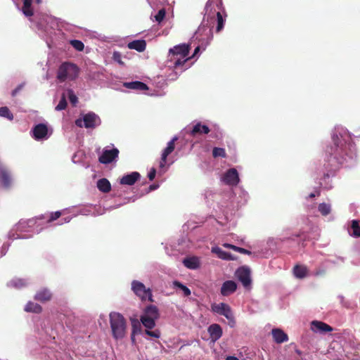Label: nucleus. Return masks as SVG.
<instances>
[{
	"label": "nucleus",
	"mask_w": 360,
	"mask_h": 360,
	"mask_svg": "<svg viewBox=\"0 0 360 360\" xmlns=\"http://www.w3.org/2000/svg\"><path fill=\"white\" fill-rule=\"evenodd\" d=\"M333 141L334 146H331L328 151L330 158L328 160V165L326 166L329 171L335 170L348 158H352V145L350 143H347L342 137H339L338 135L333 136Z\"/></svg>",
	"instance_id": "f257e3e1"
},
{
	"label": "nucleus",
	"mask_w": 360,
	"mask_h": 360,
	"mask_svg": "<svg viewBox=\"0 0 360 360\" xmlns=\"http://www.w3.org/2000/svg\"><path fill=\"white\" fill-rule=\"evenodd\" d=\"M109 319L113 338L115 340L123 339L127 330L126 319L120 313L112 311L109 314Z\"/></svg>",
	"instance_id": "f03ea898"
},
{
	"label": "nucleus",
	"mask_w": 360,
	"mask_h": 360,
	"mask_svg": "<svg viewBox=\"0 0 360 360\" xmlns=\"http://www.w3.org/2000/svg\"><path fill=\"white\" fill-rule=\"evenodd\" d=\"M79 75L78 67L72 63L65 62L63 63L58 70L57 79L63 82L67 79L74 80Z\"/></svg>",
	"instance_id": "7ed1b4c3"
},
{
	"label": "nucleus",
	"mask_w": 360,
	"mask_h": 360,
	"mask_svg": "<svg viewBox=\"0 0 360 360\" xmlns=\"http://www.w3.org/2000/svg\"><path fill=\"white\" fill-rule=\"evenodd\" d=\"M190 51V45L187 44H182L174 46L170 49L169 53L172 55L174 58V64L175 67L184 65L189 58H186L188 56Z\"/></svg>",
	"instance_id": "20e7f679"
},
{
	"label": "nucleus",
	"mask_w": 360,
	"mask_h": 360,
	"mask_svg": "<svg viewBox=\"0 0 360 360\" xmlns=\"http://www.w3.org/2000/svg\"><path fill=\"white\" fill-rule=\"evenodd\" d=\"M101 123V120L98 115L93 112H89L83 116V119H77L75 121V124L79 127L83 126L86 128L94 129L97 126H99Z\"/></svg>",
	"instance_id": "39448f33"
},
{
	"label": "nucleus",
	"mask_w": 360,
	"mask_h": 360,
	"mask_svg": "<svg viewBox=\"0 0 360 360\" xmlns=\"http://www.w3.org/2000/svg\"><path fill=\"white\" fill-rule=\"evenodd\" d=\"M131 288L134 292L142 300L153 301L150 290L149 288L146 289L141 282L134 281L131 283Z\"/></svg>",
	"instance_id": "423d86ee"
},
{
	"label": "nucleus",
	"mask_w": 360,
	"mask_h": 360,
	"mask_svg": "<svg viewBox=\"0 0 360 360\" xmlns=\"http://www.w3.org/2000/svg\"><path fill=\"white\" fill-rule=\"evenodd\" d=\"M221 6V0H208L205 6L204 19L214 18L217 15V11H220Z\"/></svg>",
	"instance_id": "0eeeda50"
},
{
	"label": "nucleus",
	"mask_w": 360,
	"mask_h": 360,
	"mask_svg": "<svg viewBox=\"0 0 360 360\" xmlns=\"http://www.w3.org/2000/svg\"><path fill=\"white\" fill-rule=\"evenodd\" d=\"M211 309L213 312L225 316L227 319L231 320L233 319V314L230 306L226 303L221 302L219 304L214 303L211 305Z\"/></svg>",
	"instance_id": "6e6552de"
},
{
	"label": "nucleus",
	"mask_w": 360,
	"mask_h": 360,
	"mask_svg": "<svg viewBox=\"0 0 360 360\" xmlns=\"http://www.w3.org/2000/svg\"><path fill=\"white\" fill-rule=\"evenodd\" d=\"M236 276L245 288L250 286L252 280L250 278V270L248 267H239L236 272Z\"/></svg>",
	"instance_id": "1a4fd4ad"
},
{
	"label": "nucleus",
	"mask_w": 360,
	"mask_h": 360,
	"mask_svg": "<svg viewBox=\"0 0 360 360\" xmlns=\"http://www.w3.org/2000/svg\"><path fill=\"white\" fill-rule=\"evenodd\" d=\"M222 181L228 185L236 186L239 182V177L237 170L231 168L227 170L222 177Z\"/></svg>",
	"instance_id": "9d476101"
},
{
	"label": "nucleus",
	"mask_w": 360,
	"mask_h": 360,
	"mask_svg": "<svg viewBox=\"0 0 360 360\" xmlns=\"http://www.w3.org/2000/svg\"><path fill=\"white\" fill-rule=\"evenodd\" d=\"M119 150L112 148L111 150H104L98 160L102 164H109L118 157Z\"/></svg>",
	"instance_id": "9b49d317"
},
{
	"label": "nucleus",
	"mask_w": 360,
	"mask_h": 360,
	"mask_svg": "<svg viewBox=\"0 0 360 360\" xmlns=\"http://www.w3.org/2000/svg\"><path fill=\"white\" fill-rule=\"evenodd\" d=\"M178 140L177 136H174L170 141L168 142L167 147L164 149L161 160L160 162V167H164L167 163V159L169 155H170L175 149V142Z\"/></svg>",
	"instance_id": "f8f14e48"
},
{
	"label": "nucleus",
	"mask_w": 360,
	"mask_h": 360,
	"mask_svg": "<svg viewBox=\"0 0 360 360\" xmlns=\"http://www.w3.org/2000/svg\"><path fill=\"white\" fill-rule=\"evenodd\" d=\"M311 330L314 333H326L332 332L333 328L323 321L314 320L311 322Z\"/></svg>",
	"instance_id": "ddd939ff"
},
{
	"label": "nucleus",
	"mask_w": 360,
	"mask_h": 360,
	"mask_svg": "<svg viewBox=\"0 0 360 360\" xmlns=\"http://www.w3.org/2000/svg\"><path fill=\"white\" fill-rule=\"evenodd\" d=\"M33 137L36 140L45 139L48 134V127L44 124H37L32 130Z\"/></svg>",
	"instance_id": "4468645a"
},
{
	"label": "nucleus",
	"mask_w": 360,
	"mask_h": 360,
	"mask_svg": "<svg viewBox=\"0 0 360 360\" xmlns=\"http://www.w3.org/2000/svg\"><path fill=\"white\" fill-rule=\"evenodd\" d=\"M236 283L233 281L229 280L223 283L220 292L223 296H229L236 292Z\"/></svg>",
	"instance_id": "2eb2a0df"
},
{
	"label": "nucleus",
	"mask_w": 360,
	"mask_h": 360,
	"mask_svg": "<svg viewBox=\"0 0 360 360\" xmlns=\"http://www.w3.org/2000/svg\"><path fill=\"white\" fill-rule=\"evenodd\" d=\"M140 176L141 175L139 172H133L131 174L123 176L120 181V183L122 185L132 186L139 180Z\"/></svg>",
	"instance_id": "dca6fc26"
},
{
	"label": "nucleus",
	"mask_w": 360,
	"mask_h": 360,
	"mask_svg": "<svg viewBox=\"0 0 360 360\" xmlns=\"http://www.w3.org/2000/svg\"><path fill=\"white\" fill-rule=\"evenodd\" d=\"M208 333L212 341L218 340L222 336V328L217 323H213L208 327Z\"/></svg>",
	"instance_id": "f3484780"
},
{
	"label": "nucleus",
	"mask_w": 360,
	"mask_h": 360,
	"mask_svg": "<svg viewBox=\"0 0 360 360\" xmlns=\"http://www.w3.org/2000/svg\"><path fill=\"white\" fill-rule=\"evenodd\" d=\"M52 298V293L48 288H42L38 290L35 295L34 300L41 302H46L50 301Z\"/></svg>",
	"instance_id": "a211bd4d"
},
{
	"label": "nucleus",
	"mask_w": 360,
	"mask_h": 360,
	"mask_svg": "<svg viewBox=\"0 0 360 360\" xmlns=\"http://www.w3.org/2000/svg\"><path fill=\"white\" fill-rule=\"evenodd\" d=\"M210 131L208 126L205 124H202L201 122H198L193 127L192 130L190 132V134L192 136H195L196 135H202V134H207Z\"/></svg>",
	"instance_id": "6ab92c4d"
},
{
	"label": "nucleus",
	"mask_w": 360,
	"mask_h": 360,
	"mask_svg": "<svg viewBox=\"0 0 360 360\" xmlns=\"http://www.w3.org/2000/svg\"><path fill=\"white\" fill-rule=\"evenodd\" d=\"M271 333L274 341L278 344H281L288 340V335L281 329L274 328Z\"/></svg>",
	"instance_id": "aec40b11"
},
{
	"label": "nucleus",
	"mask_w": 360,
	"mask_h": 360,
	"mask_svg": "<svg viewBox=\"0 0 360 360\" xmlns=\"http://www.w3.org/2000/svg\"><path fill=\"white\" fill-rule=\"evenodd\" d=\"M129 49H134L139 52H143L146 50V42L143 39L134 40L127 44Z\"/></svg>",
	"instance_id": "412c9836"
},
{
	"label": "nucleus",
	"mask_w": 360,
	"mask_h": 360,
	"mask_svg": "<svg viewBox=\"0 0 360 360\" xmlns=\"http://www.w3.org/2000/svg\"><path fill=\"white\" fill-rule=\"evenodd\" d=\"M124 86L127 89L139 91H146L148 89V86L145 83L139 81L125 82L124 83Z\"/></svg>",
	"instance_id": "4be33fe9"
},
{
	"label": "nucleus",
	"mask_w": 360,
	"mask_h": 360,
	"mask_svg": "<svg viewBox=\"0 0 360 360\" xmlns=\"http://www.w3.org/2000/svg\"><path fill=\"white\" fill-rule=\"evenodd\" d=\"M212 253H214L217 257L224 260H233L235 258L231 255V253L227 252L221 250L219 247H212L211 250Z\"/></svg>",
	"instance_id": "5701e85b"
},
{
	"label": "nucleus",
	"mask_w": 360,
	"mask_h": 360,
	"mask_svg": "<svg viewBox=\"0 0 360 360\" xmlns=\"http://www.w3.org/2000/svg\"><path fill=\"white\" fill-rule=\"evenodd\" d=\"M184 265L190 269H196L200 267L199 259L196 257H187L183 260Z\"/></svg>",
	"instance_id": "b1692460"
},
{
	"label": "nucleus",
	"mask_w": 360,
	"mask_h": 360,
	"mask_svg": "<svg viewBox=\"0 0 360 360\" xmlns=\"http://www.w3.org/2000/svg\"><path fill=\"white\" fill-rule=\"evenodd\" d=\"M97 188L100 191L106 193L110 191L111 184L107 179L103 178L97 181Z\"/></svg>",
	"instance_id": "393cba45"
},
{
	"label": "nucleus",
	"mask_w": 360,
	"mask_h": 360,
	"mask_svg": "<svg viewBox=\"0 0 360 360\" xmlns=\"http://www.w3.org/2000/svg\"><path fill=\"white\" fill-rule=\"evenodd\" d=\"M294 275L298 278H304L307 275V268L302 265H295L293 269Z\"/></svg>",
	"instance_id": "a878e982"
},
{
	"label": "nucleus",
	"mask_w": 360,
	"mask_h": 360,
	"mask_svg": "<svg viewBox=\"0 0 360 360\" xmlns=\"http://www.w3.org/2000/svg\"><path fill=\"white\" fill-rule=\"evenodd\" d=\"M0 181L3 186L6 188H8L11 186V178L10 174L6 170H0Z\"/></svg>",
	"instance_id": "bb28decb"
},
{
	"label": "nucleus",
	"mask_w": 360,
	"mask_h": 360,
	"mask_svg": "<svg viewBox=\"0 0 360 360\" xmlns=\"http://www.w3.org/2000/svg\"><path fill=\"white\" fill-rule=\"evenodd\" d=\"M143 316L158 319L159 318V311L158 307L155 305L148 306L145 309V314Z\"/></svg>",
	"instance_id": "cd10ccee"
},
{
	"label": "nucleus",
	"mask_w": 360,
	"mask_h": 360,
	"mask_svg": "<svg viewBox=\"0 0 360 360\" xmlns=\"http://www.w3.org/2000/svg\"><path fill=\"white\" fill-rule=\"evenodd\" d=\"M25 310L27 312L39 314L42 311V307L37 303L28 302L25 305Z\"/></svg>",
	"instance_id": "c85d7f7f"
},
{
	"label": "nucleus",
	"mask_w": 360,
	"mask_h": 360,
	"mask_svg": "<svg viewBox=\"0 0 360 360\" xmlns=\"http://www.w3.org/2000/svg\"><path fill=\"white\" fill-rule=\"evenodd\" d=\"M32 3V0H23L22 11L25 16L30 17L34 14Z\"/></svg>",
	"instance_id": "c756f323"
},
{
	"label": "nucleus",
	"mask_w": 360,
	"mask_h": 360,
	"mask_svg": "<svg viewBox=\"0 0 360 360\" xmlns=\"http://www.w3.org/2000/svg\"><path fill=\"white\" fill-rule=\"evenodd\" d=\"M155 319L152 318V317H148V316H142L141 317V321L142 323V324L146 328H148L147 330L148 329H152L155 327Z\"/></svg>",
	"instance_id": "7c9ffc66"
},
{
	"label": "nucleus",
	"mask_w": 360,
	"mask_h": 360,
	"mask_svg": "<svg viewBox=\"0 0 360 360\" xmlns=\"http://www.w3.org/2000/svg\"><path fill=\"white\" fill-rule=\"evenodd\" d=\"M351 228L352 229V236L358 238L360 237V226L357 220H352Z\"/></svg>",
	"instance_id": "2f4dec72"
},
{
	"label": "nucleus",
	"mask_w": 360,
	"mask_h": 360,
	"mask_svg": "<svg viewBox=\"0 0 360 360\" xmlns=\"http://www.w3.org/2000/svg\"><path fill=\"white\" fill-rule=\"evenodd\" d=\"M318 210L323 216H327L331 211L330 205L324 202L319 204Z\"/></svg>",
	"instance_id": "473e14b6"
},
{
	"label": "nucleus",
	"mask_w": 360,
	"mask_h": 360,
	"mask_svg": "<svg viewBox=\"0 0 360 360\" xmlns=\"http://www.w3.org/2000/svg\"><path fill=\"white\" fill-rule=\"evenodd\" d=\"M0 116L6 117L11 121L13 120V115L7 107L0 108Z\"/></svg>",
	"instance_id": "72a5a7b5"
},
{
	"label": "nucleus",
	"mask_w": 360,
	"mask_h": 360,
	"mask_svg": "<svg viewBox=\"0 0 360 360\" xmlns=\"http://www.w3.org/2000/svg\"><path fill=\"white\" fill-rule=\"evenodd\" d=\"M212 156L214 158H219V157L224 158L226 157V153L224 148L214 147L212 150Z\"/></svg>",
	"instance_id": "f704fd0d"
},
{
	"label": "nucleus",
	"mask_w": 360,
	"mask_h": 360,
	"mask_svg": "<svg viewBox=\"0 0 360 360\" xmlns=\"http://www.w3.org/2000/svg\"><path fill=\"white\" fill-rule=\"evenodd\" d=\"M173 284L174 286L180 288L184 292L185 296L188 297L191 295V292L190 289L184 284H182L181 283H180L179 281H174Z\"/></svg>",
	"instance_id": "c9c22d12"
},
{
	"label": "nucleus",
	"mask_w": 360,
	"mask_h": 360,
	"mask_svg": "<svg viewBox=\"0 0 360 360\" xmlns=\"http://www.w3.org/2000/svg\"><path fill=\"white\" fill-rule=\"evenodd\" d=\"M217 32H220L224 28V20L222 17V15L221 14L220 11H217Z\"/></svg>",
	"instance_id": "e433bc0d"
},
{
	"label": "nucleus",
	"mask_w": 360,
	"mask_h": 360,
	"mask_svg": "<svg viewBox=\"0 0 360 360\" xmlns=\"http://www.w3.org/2000/svg\"><path fill=\"white\" fill-rule=\"evenodd\" d=\"M67 105H68V103L66 101V98H65V95L63 94L55 109L57 111L65 110L66 108Z\"/></svg>",
	"instance_id": "4c0bfd02"
},
{
	"label": "nucleus",
	"mask_w": 360,
	"mask_h": 360,
	"mask_svg": "<svg viewBox=\"0 0 360 360\" xmlns=\"http://www.w3.org/2000/svg\"><path fill=\"white\" fill-rule=\"evenodd\" d=\"M70 44L77 51H82L84 50V45L83 42L79 40H77V39L72 40L70 41Z\"/></svg>",
	"instance_id": "58836bf2"
},
{
	"label": "nucleus",
	"mask_w": 360,
	"mask_h": 360,
	"mask_svg": "<svg viewBox=\"0 0 360 360\" xmlns=\"http://www.w3.org/2000/svg\"><path fill=\"white\" fill-rule=\"evenodd\" d=\"M165 15L166 11L165 8L159 10L158 13L155 15V21H157L158 23H160L164 20Z\"/></svg>",
	"instance_id": "ea45409f"
},
{
	"label": "nucleus",
	"mask_w": 360,
	"mask_h": 360,
	"mask_svg": "<svg viewBox=\"0 0 360 360\" xmlns=\"http://www.w3.org/2000/svg\"><path fill=\"white\" fill-rule=\"evenodd\" d=\"M150 329L146 330L145 333L150 337L159 338L160 337V332L159 330H150Z\"/></svg>",
	"instance_id": "a19ab883"
},
{
	"label": "nucleus",
	"mask_w": 360,
	"mask_h": 360,
	"mask_svg": "<svg viewBox=\"0 0 360 360\" xmlns=\"http://www.w3.org/2000/svg\"><path fill=\"white\" fill-rule=\"evenodd\" d=\"M112 59L120 65H124V62L122 60V55L120 52L115 51L112 54Z\"/></svg>",
	"instance_id": "79ce46f5"
},
{
	"label": "nucleus",
	"mask_w": 360,
	"mask_h": 360,
	"mask_svg": "<svg viewBox=\"0 0 360 360\" xmlns=\"http://www.w3.org/2000/svg\"><path fill=\"white\" fill-rule=\"evenodd\" d=\"M68 97H69L70 101L73 105H75L77 103V101H78L77 97L72 90L68 91Z\"/></svg>",
	"instance_id": "37998d69"
},
{
	"label": "nucleus",
	"mask_w": 360,
	"mask_h": 360,
	"mask_svg": "<svg viewBox=\"0 0 360 360\" xmlns=\"http://www.w3.org/2000/svg\"><path fill=\"white\" fill-rule=\"evenodd\" d=\"M61 216V212L60 211H56L55 212H52L50 215V218L48 219V222L51 223L56 219H58Z\"/></svg>",
	"instance_id": "c03bdc74"
},
{
	"label": "nucleus",
	"mask_w": 360,
	"mask_h": 360,
	"mask_svg": "<svg viewBox=\"0 0 360 360\" xmlns=\"http://www.w3.org/2000/svg\"><path fill=\"white\" fill-rule=\"evenodd\" d=\"M233 250L240 252L241 254H245V255H250L252 254V252L250 250H246L243 248L236 246V245L234 248H233Z\"/></svg>",
	"instance_id": "a18cd8bd"
},
{
	"label": "nucleus",
	"mask_w": 360,
	"mask_h": 360,
	"mask_svg": "<svg viewBox=\"0 0 360 360\" xmlns=\"http://www.w3.org/2000/svg\"><path fill=\"white\" fill-rule=\"evenodd\" d=\"M13 285L16 288H22L26 285L25 282L22 279H17L12 281Z\"/></svg>",
	"instance_id": "49530a36"
},
{
	"label": "nucleus",
	"mask_w": 360,
	"mask_h": 360,
	"mask_svg": "<svg viewBox=\"0 0 360 360\" xmlns=\"http://www.w3.org/2000/svg\"><path fill=\"white\" fill-rule=\"evenodd\" d=\"M155 175H156V169L154 167H153L150 169V170L148 174V177L149 180L153 181L155 179Z\"/></svg>",
	"instance_id": "de8ad7c7"
},
{
	"label": "nucleus",
	"mask_w": 360,
	"mask_h": 360,
	"mask_svg": "<svg viewBox=\"0 0 360 360\" xmlns=\"http://www.w3.org/2000/svg\"><path fill=\"white\" fill-rule=\"evenodd\" d=\"M23 84H19L14 90L12 91V96H15L22 89Z\"/></svg>",
	"instance_id": "09e8293b"
},
{
	"label": "nucleus",
	"mask_w": 360,
	"mask_h": 360,
	"mask_svg": "<svg viewBox=\"0 0 360 360\" xmlns=\"http://www.w3.org/2000/svg\"><path fill=\"white\" fill-rule=\"evenodd\" d=\"M135 333H136V326L134 324L133 325V330H132V333L131 335V340L132 342H135Z\"/></svg>",
	"instance_id": "8fccbe9b"
},
{
	"label": "nucleus",
	"mask_w": 360,
	"mask_h": 360,
	"mask_svg": "<svg viewBox=\"0 0 360 360\" xmlns=\"http://www.w3.org/2000/svg\"><path fill=\"white\" fill-rule=\"evenodd\" d=\"M223 246H224V247H225V248H227L232 249V250H233V248H234V247H235V245H231V244H229V243H224V244L223 245Z\"/></svg>",
	"instance_id": "3c124183"
},
{
	"label": "nucleus",
	"mask_w": 360,
	"mask_h": 360,
	"mask_svg": "<svg viewBox=\"0 0 360 360\" xmlns=\"http://www.w3.org/2000/svg\"><path fill=\"white\" fill-rule=\"evenodd\" d=\"M199 51H200V47H199V46H197V47L195 48V51H194V53H193V56H192V57H191V58H194V57L195 56V55L199 52Z\"/></svg>",
	"instance_id": "603ef678"
},
{
	"label": "nucleus",
	"mask_w": 360,
	"mask_h": 360,
	"mask_svg": "<svg viewBox=\"0 0 360 360\" xmlns=\"http://www.w3.org/2000/svg\"><path fill=\"white\" fill-rule=\"evenodd\" d=\"M158 185H155V184L150 185L149 186V190L153 191V190L156 189L158 188Z\"/></svg>",
	"instance_id": "864d4df0"
},
{
	"label": "nucleus",
	"mask_w": 360,
	"mask_h": 360,
	"mask_svg": "<svg viewBox=\"0 0 360 360\" xmlns=\"http://www.w3.org/2000/svg\"><path fill=\"white\" fill-rule=\"evenodd\" d=\"M226 360H239L237 357L235 356H228Z\"/></svg>",
	"instance_id": "5fc2aeb1"
},
{
	"label": "nucleus",
	"mask_w": 360,
	"mask_h": 360,
	"mask_svg": "<svg viewBox=\"0 0 360 360\" xmlns=\"http://www.w3.org/2000/svg\"><path fill=\"white\" fill-rule=\"evenodd\" d=\"M295 352H296L299 356H300V355L302 354V351H300V349H295Z\"/></svg>",
	"instance_id": "6e6d98bb"
},
{
	"label": "nucleus",
	"mask_w": 360,
	"mask_h": 360,
	"mask_svg": "<svg viewBox=\"0 0 360 360\" xmlns=\"http://www.w3.org/2000/svg\"><path fill=\"white\" fill-rule=\"evenodd\" d=\"M309 197L311 198H314L315 197V194L311 193L309 194Z\"/></svg>",
	"instance_id": "4d7b16f0"
},
{
	"label": "nucleus",
	"mask_w": 360,
	"mask_h": 360,
	"mask_svg": "<svg viewBox=\"0 0 360 360\" xmlns=\"http://www.w3.org/2000/svg\"><path fill=\"white\" fill-rule=\"evenodd\" d=\"M324 176H325L326 178V177L328 178V177H329V174H324Z\"/></svg>",
	"instance_id": "13d9d810"
},
{
	"label": "nucleus",
	"mask_w": 360,
	"mask_h": 360,
	"mask_svg": "<svg viewBox=\"0 0 360 360\" xmlns=\"http://www.w3.org/2000/svg\"><path fill=\"white\" fill-rule=\"evenodd\" d=\"M38 4L41 3V0H36Z\"/></svg>",
	"instance_id": "bf43d9fd"
}]
</instances>
